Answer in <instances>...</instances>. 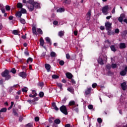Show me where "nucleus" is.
<instances>
[{
	"instance_id": "29",
	"label": "nucleus",
	"mask_w": 127,
	"mask_h": 127,
	"mask_svg": "<svg viewBox=\"0 0 127 127\" xmlns=\"http://www.w3.org/2000/svg\"><path fill=\"white\" fill-rule=\"evenodd\" d=\"M65 9L63 8H60L59 9L57 10V12H63V11H64Z\"/></svg>"
},
{
	"instance_id": "6",
	"label": "nucleus",
	"mask_w": 127,
	"mask_h": 127,
	"mask_svg": "<svg viewBox=\"0 0 127 127\" xmlns=\"http://www.w3.org/2000/svg\"><path fill=\"white\" fill-rule=\"evenodd\" d=\"M9 74V72L7 70V69H5L3 72L1 73L2 77H6V76L8 75Z\"/></svg>"
},
{
	"instance_id": "53",
	"label": "nucleus",
	"mask_w": 127,
	"mask_h": 127,
	"mask_svg": "<svg viewBox=\"0 0 127 127\" xmlns=\"http://www.w3.org/2000/svg\"><path fill=\"white\" fill-rule=\"evenodd\" d=\"M70 55L69 54H66V59H70Z\"/></svg>"
},
{
	"instance_id": "51",
	"label": "nucleus",
	"mask_w": 127,
	"mask_h": 127,
	"mask_svg": "<svg viewBox=\"0 0 127 127\" xmlns=\"http://www.w3.org/2000/svg\"><path fill=\"white\" fill-rule=\"evenodd\" d=\"M120 32V29H119L118 28L116 29L115 30V33L116 34H118Z\"/></svg>"
},
{
	"instance_id": "52",
	"label": "nucleus",
	"mask_w": 127,
	"mask_h": 127,
	"mask_svg": "<svg viewBox=\"0 0 127 127\" xmlns=\"http://www.w3.org/2000/svg\"><path fill=\"white\" fill-rule=\"evenodd\" d=\"M112 13L114 14L116 12V7H114L111 11Z\"/></svg>"
},
{
	"instance_id": "3",
	"label": "nucleus",
	"mask_w": 127,
	"mask_h": 127,
	"mask_svg": "<svg viewBox=\"0 0 127 127\" xmlns=\"http://www.w3.org/2000/svg\"><path fill=\"white\" fill-rule=\"evenodd\" d=\"M105 27L106 30H111L112 29V23L110 22L105 23Z\"/></svg>"
},
{
	"instance_id": "50",
	"label": "nucleus",
	"mask_w": 127,
	"mask_h": 127,
	"mask_svg": "<svg viewBox=\"0 0 127 127\" xmlns=\"http://www.w3.org/2000/svg\"><path fill=\"white\" fill-rule=\"evenodd\" d=\"M106 67L107 69H108V70H110V69L112 68V66H111V64H107L106 65Z\"/></svg>"
},
{
	"instance_id": "16",
	"label": "nucleus",
	"mask_w": 127,
	"mask_h": 127,
	"mask_svg": "<svg viewBox=\"0 0 127 127\" xmlns=\"http://www.w3.org/2000/svg\"><path fill=\"white\" fill-rule=\"evenodd\" d=\"M126 44H125L124 43H120V48H121V49H124L126 48Z\"/></svg>"
},
{
	"instance_id": "5",
	"label": "nucleus",
	"mask_w": 127,
	"mask_h": 127,
	"mask_svg": "<svg viewBox=\"0 0 127 127\" xmlns=\"http://www.w3.org/2000/svg\"><path fill=\"white\" fill-rule=\"evenodd\" d=\"M125 17H126V15H125V14H122L120 17H119L118 18L119 21L123 23V21L124 20Z\"/></svg>"
},
{
	"instance_id": "30",
	"label": "nucleus",
	"mask_w": 127,
	"mask_h": 127,
	"mask_svg": "<svg viewBox=\"0 0 127 127\" xmlns=\"http://www.w3.org/2000/svg\"><path fill=\"white\" fill-rule=\"evenodd\" d=\"M74 105H75V101H71L69 102L68 106H74Z\"/></svg>"
},
{
	"instance_id": "10",
	"label": "nucleus",
	"mask_w": 127,
	"mask_h": 127,
	"mask_svg": "<svg viewBox=\"0 0 127 127\" xmlns=\"http://www.w3.org/2000/svg\"><path fill=\"white\" fill-rule=\"evenodd\" d=\"M65 75L68 79H72L73 78V75L70 72H67Z\"/></svg>"
},
{
	"instance_id": "7",
	"label": "nucleus",
	"mask_w": 127,
	"mask_h": 127,
	"mask_svg": "<svg viewBox=\"0 0 127 127\" xmlns=\"http://www.w3.org/2000/svg\"><path fill=\"white\" fill-rule=\"evenodd\" d=\"M18 75L20 76V77H22V78H23L24 79L26 78V74L23 71L19 73Z\"/></svg>"
},
{
	"instance_id": "63",
	"label": "nucleus",
	"mask_w": 127,
	"mask_h": 127,
	"mask_svg": "<svg viewBox=\"0 0 127 127\" xmlns=\"http://www.w3.org/2000/svg\"><path fill=\"white\" fill-rule=\"evenodd\" d=\"M127 30H125L124 31V35H127Z\"/></svg>"
},
{
	"instance_id": "61",
	"label": "nucleus",
	"mask_w": 127,
	"mask_h": 127,
	"mask_svg": "<svg viewBox=\"0 0 127 127\" xmlns=\"http://www.w3.org/2000/svg\"><path fill=\"white\" fill-rule=\"evenodd\" d=\"M2 13H5V10L3 8H0Z\"/></svg>"
},
{
	"instance_id": "43",
	"label": "nucleus",
	"mask_w": 127,
	"mask_h": 127,
	"mask_svg": "<svg viewBox=\"0 0 127 127\" xmlns=\"http://www.w3.org/2000/svg\"><path fill=\"white\" fill-rule=\"evenodd\" d=\"M108 30V35H112L113 33H114L111 30Z\"/></svg>"
},
{
	"instance_id": "33",
	"label": "nucleus",
	"mask_w": 127,
	"mask_h": 127,
	"mask_svg": "<svg viewBox=\"0 0 127 127\" xmlns=\"http://www.w3.org/2000/svg\"><path fill=\"white\" fill-rule=\"evenodd\" d=\"M13 34H14L15 35H17L19 32H18V31L16 30H14L12 32Z\"/></svg>"
},
{
	"instance_id": "24",
	"label": "nucleus",
	"mask_w": 127,
	"mask_h": 127,
	"mask_svg": "<svg viewBox=\"0 0 127 127\" xmlns=\"http://www.w3.org/2000/svg\"><path fill=\"white\" fill-rule=\"evenodd\" d=\"M64 36V31H61L59 32V36H60V37H62V36Z\"/></svg>"
},
{
	"instance_id": "19",
	"label": "nucleus",
	"mask_w": 127,
	"mask_h": 127,
	"mask_svg": "<svg viewBox=\"0 0 127 127\" xmlns=\"http://www.w3.org/2000/svg\"><path fill=\"white\" fill-rule=\"evenodd\" d=\"M111 50L112 51H113L114 52H116L117 51V49H116V47L114 45H112L110 46Z\"/></svg>"
},
{
	"instance_id": "64",
	"label": "nucleus",
	"mask_w": 127,
	"mask_h": 127,
	"mask_svg": "<svg viewBox=\"0 0 127 127\" xmlns=\"http://www.w3.org/2000/svg\"><path fill=\"white\" fill-rule=\"evenodd\" d=\"M70 126H71V125H70L69 124H66V125H65V127H70Z\"/></svg>"
},
{
	"instance_id": "17",
	"label": "nucleus",
	"mask_w": 127,
	"mask_h": 127,
	"mask_svg": "<svg viewBox=\"0 0 127 127\" xmlns=\"http://www.w3.org/2000/svg\"><path fill=\"white\" fill-rule=\"evenodd\" d=\"M103 60L102 58H99L98 59V62L100 65H104V63L103 62Z\"/></svg>"
},
{
	"instance_id": "14",
	"label": "nucleus",
	"mask_w": 127,
	"mask_h": 127,
	"mask_svg": "<svg viewBox=\"0 0 127 127\" xmlns=\"http://www.w3.org/2000/svg\"><path fill=\"white\" fill-rule=\"evenodd\" d=\"M86 16L88 20H89L90 18H91V10L88 11L86 14Z\"/></svg>"
},
{
	"instance_id": "11",
	"label": "nucleus",
	"mask_w": 127,
	"mask_h": 127,
	"mask_svg": "<svg viewBox=\"0 0 127 127\" xmlns=\"http://www.w3.org/2000/svg\"><path fill=\"white\" fill-rule=\"evenodd\" d=\"M126 86H127V83L126 82H123L121 84L122 89V90H123V91H126Z\"/></svg>"
},
{
	"instance_id": "58",
	"label": "nucleus",
	"mask_w": 127,
	"mask_h": 127,
	"mask_svg": "<svg viewBox=\"0 0 127 127\" xmlns=\"http://www.w3.org/2000/svg\"><path fill=\"white\" fill-rule=\"evenodd\" d=\"M13 113L14 116H17L18 115L17 113L16 112V111H15V110H13Z\"/></svg>"
},
{
	"instance_id": "20",
	"label": "nucleus",
	"mask_w": 127,
	"mask_h": 127,
	"mask_svg": "<svg viewBox=\"0 0 127 127\" xmlns=\"http://www.w3.org/2000/svg\"><path fill=\"white\" fill-rule=\"evenodd\" d=\"M67 91L70 92V93H72V94H74V88H73L72 87L67 88Z\"/></svg>"
},
{
	"instance_id": "2",
	"label": "nucleus",
	"mask_w": 127,
	"mask_h": 127,
	"mask_svg": "<svg viewBox=\"0 0 127 127\" xmlns=\"http://www.w3.org/2000/svg\"><path fill=\"white\" fill-rule=\"evenodd\" d=\"M60 110L62 113H63L64 115H68V112H67V108L66 106L63 105L60 107Z\"/></svg>"
},
{
	"instance_id": "60",
	"label": "nucleus",
	"mask_w": 127,
	"mask_h": 127,
	"mask_svg": "<svg viewBox=\"0 0 127 127\" xmlns=\"http://www.w3.org/2000/svg\"><path fill=\"white\" fill-rule=\"evenodd\" d=\"M43 82H40L38 84V86H40V87H43Z\"/></svg>"
},
{
	"instance_id": "15",
	"label": "nucleus",
	"mask_w": 127,
	"mask_h": 127,
	"mask_svg": "<svg viewBox=\"0 0 127 127\" xmlns=\"http://www.w3.org/2000/svg\"><path fill=\"white\" fill-rule=\"evenodd\" d=\"M121 76H126L127 75V71H126V70H123L121 71L120 73Z\"/></svg>"
},
{
	"instance_id": "21",
	"label": "nucleus",
	"mask_w": 127,
	"mask_h": 127,
	"mask_svg": "<svg viewBox=\"0 0 127 127\" xmlns=\"http://www.w3.org/2000/svg\"><path fill=\"white\" fill-rule=\"evenodd\" d=\"M22 6H23V5H22V3H20V2H19L17 4V8H21L22 9Z\"/></svg>"
},
{
	"instance_id": "56",
	"label": "nucleus",
	"mask_w": 127,
	"mask_h": 127,
	"mask_svg": "<svg viewBox=\"0 0 127 127\" xmlns=\"http://www.w3.org/2000/svg\"><path fill=\"white\" fill-rule=\"evenodd\" d=\"M92 88H95L97 87V83H93L92 85Z\"/></svg>"
},
{
	"instance_id": "36",
	"label": "nucleus",
	"mask_w": 127,
	"mask_h": 127,
	"mask_svg": "<svg viewBox=\"0 0 127 127\" xmlns=\"http://www.w3.org/2000/svg\"><path fill=\"white\" fill-rule=\"evenodd\" d=\"M5 80H9V79L11 78V76L9 74L7 76H5Z\"/></svg>"
},
{
	"instance_id": "40",
	"label": "nucleus",
	"mask_w": 127,
	"mask_h": 127,
	"mask_svg": "<svg viewBox=\"0 0 127 127\" xmlns=\"http://www.w3.org/2000/svg\"><path fill=\"white\" fill-rule=\"evenodd\" d=\"M32 61H33V59L31 58H29L27 60V63H28L29 62H32Z\"/></svg>"
},
{
	"instance_id": "55",
	"label": "nucleus",
	"mask_w": 127,
	"mask_h": 127,
	"mask_svg": "<svg viewBox=\"0 0 127 127\" xmlns=\"http://www.w3.org/2000/svg\"><path fill=\"white\" fill-rule=\"evenodd\" d=\"M88 108L89 109V110H92L93 109V105H88Z\"/></svg>"
},
{
	"instance_id": "39",
	"label": "nucleus",
	"mask_w": 127,
	"mask_h": 127,
	"mask_svg": "<svg viewBox=\"0 0 127 127\" xmlns=\"http://www.w3.org/2000/svg\"><path fill=\"white\" fill-rule=\"evenodd\" d=\"M21 13H26V10L24 8L21 9Z\"/></svg>"
},
{
	"instance_id": "47",
	"label": "nucleus",
	"mask_w": 127,
	"mask_h": 127,
	"mask_svg": "<svg viewBox=\"0 0 127 127\" xmlns=\"http://www.w3.org/2000/svg\"><path fill=\"white\" fill-rule=\"evenodd\" d=\"M5 9L6 10H9L10 9V6H9V5H6L5 6Z\"/></svg>"
},
{
	"instance_id": "12",
	"label": "nucleus",
	"mask_w": 127,
	"mask_h": 127,
	"mask_svg": "<svg viewBox=\"0 0 127 127\" xmlns=\"http://www.w3.org/2000/svg\"><path fill=\"white\" fill-rule=\"evenodd\" d=\"M34 5V7H36V8H38L40 7V4L38 3L37 2H34V3L33 4Z\"/></svg>"
},
{
	"instance_id": "46",
	"label": "nucleus",
	"mask_w": 127,
	"mask_h": 127,
	"mask_svg": "<svg viewBox=\"0 0 127 127\" xmlns=\"http://www.w3.org/2000/svg\"><path fill=\"white\" fill-rule=\"evenodd\" d=\"M97 122L101 124L103 122V120H102L101 118H98L97 119Z\"/></svg>"
},
{
	"instance_id": "23",
	"label": "nucleus",
	"mask_w": 127,
	"mask_h": 127,
	"mask_svg": "<svg viewBox=\"0 0 127 127\" xmlns=\"http://www.w3.org/2000/svg\"><path fill=\"white\" fill-rule=\"evenodd\" d=\"M45 40L48 42V43L50 44V45H51V41L49 37H46L45 38Z\"/></svg>"
},
{
	"instance_id": "44",
	"label": "nucleus",
	"mask_w": 127,
	"mask_h": 127,
	"mask_svg": "<svg viewBox=\"0 0 127 127\" xmlns=\"http://www.w3.org/2000/svg\"><path fill=\"white\" fill-rule=\"evenodd\" d=\"M22 91L24 93H26V92H27V88L24 87V88H22Z\"/></svg>"
},
{
	"instance_id": "54",
	"label": "nucleus",
	"mask_w": 127,
	"mask_h": 127,
	"mask_svg": "<svg viewBox=\"0 0 127 127\" xmlns=\"http://www.w3.org/2000/svg\"><path fill=\"white\" fill-rule=\"evenodd\" d=\"M35 122H39V117H36L35 118Z\"/></svg>"
},
{
	"instance_id": "57",
	"label": "nucleus",
	"mask_w": 127,
	"mask_h": 127,
	"mask_svg": "<svg viewBox=\"0 0 127 127\" xmlns=\"http://www.w3.org/2000/svg\"><path fill=\"white\" fill-rule=\"evenodd\" d=\"M23 120V117H22V116H20L19 118V122H22V121Z\"/></svg>"
},
{
	"instance_id": "1",
	"label": "nucleus",
	"mask_w": 127,
	"mask_h": 127,
	"mask_svg": "<svg viewBox=\"0 0 127 127\" xmlns=\"http://www.w3.org/2000/svg\"><path fill=\"white\" fill-rule=\"evenodd\" d=\"M108 10H109V5H108L104 6L102 8V11L105 15H107L109 13Z\"/></svg>"
},
{
	"instance_id": "42",
	"label": "nucleus",
	"mask_w": 127,
	"mask_h": 127,
	"mask_svg": "<svg viewBox=\"0 0 127 127\" xmlns=\"http://www.w3.org/2000/svg\"><path fill=\"white\" fill-rule=\"evenodd\" d=\"M57 86H59V87L60 88V89H61V90H62V84L60 83H57Z\"/></svg>"
},
{
	"instance_id": "48",
	"label": "nucleus",
	"mask_w": 127,
	"mask_h": 127,
	"mask_svg": "<svg viewBox=\"0 0 127 127\" xmlns=\"http://www.w3.org/2000/svg\"><path fill=\"white\" fill-rule=\"evenodd\" d=\"M11 72L13 73V74H15V73H16V70L15 68H12Z\"/></svg>"
},
{
	"instance_id": "45",
	"label": "nucleus",
	"mask_w": 127,
	"mask_h": 127,
	"mask_svg": "<svg viewBox=\"0 0 127 127\" xmlns=\"http://www.w3.org/2000/svg\"><path fill=\"white\" fill-rule=\"evenodd\" d=\"M64 62L63 61H60L59 62V64L60 65H61V66H63V65H64Z\"/></svg>"
},
{
	"instance_id": "26",
	"label": "nucleus",
	"mask_w": 127,
	"mask_h": 127,
	"mask_svg": "<svg viewBox=\"0 0 127 127\" xmlns=\"http://www.w3.org/2000/svg\"><path fill=\"white\" fill-rule=\"evenodd\" d=\"M55 124H56L57 125H59L60 123H61V121L59 119H56L54 121Z\"/></svg>"
},
{
	"instance_id": "28",
	"label": "nucleus",
	"mask_w": 127,
	"mask_h": 127,
	"mask_svg": "<svg viewBox=\"0 0 127 127\" xmlns=\"http://www.w3.org/2000/svg\"><path fill=\"white\" fill-rule=\"evenodd\" d=\"M6 111H7L6 108H3L0 110V113H5Z\"/></svg>"
},
{
	"instance_id": "9",
	"label": "nucleus",
	"mask_w": 127,
	"mask_h": 127,
	"mask_svg": "<svg viewBox=\"0 0 127 127\" xmlns=\"http://www.w3.org/2000/svg\"><path fill=\"white\" fill-rule=\"evenodd\" d=\"M91 91H92V88L89 87L85 90V95H89L91 94Z\"/></svg>"
},
{
	"instance_id": "35",
	"label": "nucleus",
	"mask_w": 127,
	"mask_h": 127,
	"mask_svg": "<svg viewBox=\"0 0 127 127\" xmlns=\"http://www.w3.org/2000/svg\"><path fill=\"white\" fill-rule=\"evenodd\" d=\"M53 79H58L59 76L56 74H54L52 75Z\"/></svg>"
},
{
	"instance_id": "18",
	"label": "nucleus",
	"mask_w": 127,
	"mask_h": 127,
	"mask_svg": "<svg viewBox=\"0 0 127 127\" xmlns=\"http://www.w3.org/2000/svg\"><path fill=\"white\" fill-rule=\"evenodd\" d=\"M32 32L33 34H35V35H37V32H36V27L35 26H33L32 27Z\"/></svg>"
},
{
	"instance_id": "34",
	"label": "nucleus",
	"mask_w": 127,
	"mask_h": 127,
	"mask_svg": "<svg viewBox=\"0 0 127 127\" xmlns=\"http://www.w3.org/2000/svg\"><path fill=\"white\" fill-rule=\"evenodd\" d=\"M44 96V93H43V92H40L39 93L40 98H43Z\"/></svg>"
},
{
	"instance_id": "8",
	"label": "nucleus",
	"mask_w": 127,
	"mask_h": 127,
	"mask_svg": "<svg viewBox=\"0 0 127 127\" xmlns=\"http://www.w3.org/2000/svg\"><path fill=\"white\" fill-rule=\"evenodd\" d=\"M45 67L46 69H47V72L50 71V69L51 68V66L50 65V64H45Z\"/></svg>"
},
{
	"instance_id": "27",
	"label": "nucleus",
	"mask_w": 127,
	"mask_h": 127,
	"mask_svg": "<svg viewBox=\"0 0 127 127\" xmlns=\"http://www.w3.org/2000/svg\"><path fill=\"white\" fill-rule=\"evenodd\" d=\"M44 45V40L43 39L41 38L40 39V46H43Z\"/></svg>"
},
{
	"instance_id": "62",
	"label": "nucleus",
	"mask_w": 127,
	"mask_h": 127,
	"mask_svg": "<svg viewBox=\"0 0 127 127\" xmlns=\"http://www.w3.org/2000/svg\"><path fill=\"white\" fill-rule=\"evenodd\" d=\"M53 24H54V25H57V24H58V21H54L53 22Z\"/></svg>"
},
{
	"instance_id": "41",
	"label": "nucleus",
	"mask_w": 127,
	"mask_h": 127,
	"mask_svg": "<svg viewBox=\"0 0 127 127\" xmlns=\"http://www.w3.org/2000/svg\"><path fill=\"white\" fill-rule=\"evenodd\" d=\"M20 21L21 23H22L23 24H25V20H24V19L21 18L20 19Z\"/></svg>"
},
{
	"instance_id": "13",
	"label": "nucleus",
	"mask_w": 127,
	"mask_h": 127,
	"mask_svg": "<svg viewBox=\"0 0 127 127\" xmlns=\"http://www.w3.org/2000/svg\"><path fill=\"white\" fill-rule=\"evenodd\" d=\"M32 94H34V95L30 94L29 96L30 98H34L35 97H36V96H37V93H36L35 90L33 91Z\"/></svg>"
},
{
	"instance_id": "25",
	"label": "nucleus",
	"mask_w": 127,
	"mask_h": 127,
	"mask_svg": "<svg viewBox=\"0 0 127 127\" xmlns=\"http://www.w3.org/2000/svg\"><path fill=\"white\" fill-rule=\"evenodd\" d=\"M34 3V2L32 0H29L27 1V5L28 4H33Z\"/></svg>"
},
{
	"instance_id": "32",
	"label": "nucleus",
	"mask_w": 127,
	"mask_h": 127,
	"mask_svg": "<svg viewBox=\"0 0 127 127\" xmlns=\"http://www.w3.org/2000/svg\"><path fill=\"white\" fill-rule=\"evenodd\" d=\"M37 32L39 33L40 34H43V32H42V30L40 28H38L37 30Z\"/></svg>"
},
{
	"instance_id": "22",
	"label": "nucleus",
	"mask_w": 127,
	"mask_h": 127,
	"mask_svg": "<svg viewBox=\"0 0 127 127\" xmlns=\"http://www.w3.org/2000/svg\"><path fill=\"white\" fill-rule=\"evenodd\" d=\"M16 16H18V17H21V12L19 11V12H17L15 14Z\"/></svg>"
},
{
	"instance_id": "38",
	"label": "nucleus",
	"mask_w": 127,
	"mask_h": 127,
	"mask_svg": "<svg viewBox=\"0 0 127 127\" xmlns=\"http://www.w3.org/2000/svg\"><path fill=\"white\" fill-rule=\"evenodd\" d=\"M14 103H13V102H11V105L8 108V110H11V109H12V107L13 106Z\"/></svg>"
},
{
	"instance_id": "49",
	"label": "nucleus",
	"mask_w": 127,
	"mask_h": 127,
	"mask_svg": "<svg viewBox=\"0 0 127 127\" xmlns=\"http://www.w3.org/2000/svg\"><path fill=\"white\" fill-rule=\"evenodd\" d=\"M112 68H117V64H113L111 66Z\"/></svg>"
},
{
	"instance_id": "37",
	"label": "nucleus",
	"mask_w": 127,
	"mask_h": 127,
	"mask_svg": "<svg viewBox=\"0 0 127 127\" xmlns=\"http://www.w3.org/2000/svg\"><path fill=\"white\" fill-rule=\"evenodd\" d=\"M33 126V124L32 123H28V124L26 125V127H32Z\"/></svg>"
},
{
	"instance_id": "59",
	"label": "nucleus",
	"mask_w": 127,
	"mask_h": 127,
	"mask_svg": "<svg viewBox=\"0 0 127 127\" xmlns=\"http://www.w3.org/2000/svg\"><path fill=\"white\" fill-rule=\"evenodd\" d=\"M27 102L29 103V104H31L32 103H34V101L31 100H27Z\"/></svg>"
},
{
	"instance_id": "4",
	"label": "nucleus",
	"mask_w": 127,
	"mask_h": 127,
	"mask_svg": "<svg viewBox=\"0 0 127 127\" xmlns=\"http://www.w3.org/2000/svg\"><path fill=\"white\" fill-rule=\"evenodd\" d=\"M27 6L29 11H33L34 10V5H33V4H28Z\"/></svg>"
},
{
	"instance_id": "31",
	"label": "nucleus",
	"mask_w": 127,
	"mask_h": 127,
	"mask_svg": "<svg viewBox=\"0 0 127 127\" xmlns=\"http://www.w3.org/2000/svg\"><path fill=\"white\" fill-rule=\"evenodd\" d=\"M51 57H56V53L54 52H52L51 53Z\"/></svg>"
}]
</instances>
